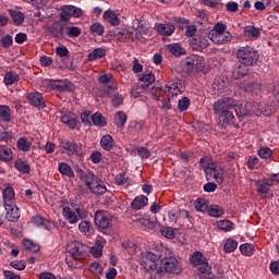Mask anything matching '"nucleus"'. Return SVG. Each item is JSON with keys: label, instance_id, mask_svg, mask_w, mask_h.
<instances>
[{"label": "nucleus", "instance_id": "obj_1", "mask_svg": "<svg viewBox=\"0 0 279 279\" xmlns=\"http://www.w3.org/2000/svg\"><path fill=\"white\" fill-rule=\"evenodd\" d=\"M236 108V100L232 97H225L218 99L214 104V112L218 116V125L220 128H228L230 121L234 119V110Z\"/></svg>", "mask_w": 279, "mask_h": 279}, {"label": "nucleus", "instance_id": "obj_2", "mask_svg": "<svg viewBox=\"0 0 279 279\" xmlns=\"http://www.w3.org/2000/svg\"><path fill=\"white\" fill-rule=\"evenodd\" d=\"M81 180H84L86 186L90 190L92 193L96 195H104L108 189H106V184L104 181L98 179L93 172H84L83 170H77Z\"/></svg>", "mask_w": 279, "mask_h": 279}, {"label": "nucleus", "instance_id": "obj_3", "mask_svg": "<svg viewBox=\"0 0 279 279\" xmlns=\"http://www.w3.org/2000/svg\"><path fill=\"white\" fill-rule=\"evenodd\" d=\"M236 57L241 64L254 66V64L258 62L260 54L258 53V50L254 49L253 47L245 46L238 50Z\"/></svg>", "mask_w": 279, "mask_h": 279}, {"label": "nucleus", "instance_id": "obj_4", "mask_svg": "<svg viewBox=\"0 0 279 279\" xmlns=\"http://www.w3.org/2000/svg\"><path fill=\"white\" fill-rule=\"evenodd\" d=\"M157 274H182V267L175 257H165L160 260Z\"/></svg>", "mask_w": 279, "mask_h": 279}, {"label": "nucleus", "instance_id": "obj_5", "mask_svg": "<svg viewBox=\"0 0 279 279\" xmlns=\"http://www.w3.org/2000/svg\"><path fill=\"white\" fill-rule=\"evenodd\" d=\"M59 147L61 153L68 156H84V147L81 143H75V141L61 138L59 140Z\"/></svg>", "mask_w": 279, "mask_h": 279}, {"label": "nucleus", "instance_id": "obj_6", "mask_svg": "<svg viewBox=\"0 0 279 279\" xmlns=\"http://www.w3.org/2000/svg\"><path fill=\"white\" fill-rule=\"evenodd\" d=\"M157 260L158 255L154 254V252H145L141 254L140 265L146 274H150V271L158 274L159 264L156 263Z\"/></svg>", "mask_w": 279, "mask_h": 279}, {"label": "nucleus", "instance_id": "obj_7", "mask_svg": "<svg viewBox=\"0 0 279 279\" xmlns=\"http://www.w3.org/2000/svg\"><path fill=\"white\" fill-rule=\"evenodd\" d=\"M95 226L99 232L104 230H110L112 228V216L106 210H97L94 218Z\"/></svg>", "mask_w": 279, "mask_h": 279}, {"label": "nucleus", "instance_id": "obj_8", "mask_svg": "<svg viewBox=\"0 0 279 279\" xmlns=\"http://www.w3.org/2000/svg\"><path fill=\"white\" fill-rule=\"evenodd\" d=\"M113 77L111 74H104L98 77L99 84H104V90L106 95H112L117 92V83L112 82Z\"/></svg>", "mask_w": 279, "mask_h": 279}, {"label": "nucleus", "instance_id": "obj_9", "mask_svg": "<svg viewBox=\"0 0 279 279\" xmlns=\"http://www.w3.org/2000/svg\"><path fill=\"white\" fill-rule=\"evenodd\" d=\"M66 29V25H64L62 22L57 21L53 22L48 27V33L52 35V38H57L58 40H62L65 38L64 31Z\"/></svg>", "mask_w": 279, "mask_h": 279}, {"label": "nucleus", "instance_id": "obj_10", "mask_svg": "<svg viewBox=\"0 0 279 279\" xmlns=\"http://www.w3.org/2000/svg\"><path fill=\"white\" fill-rule=\"evenodd\" d=\"M66 250H68V254H71L77 260H81L84 254H86V245L80 242H74L69 244Z\"/></svg>", "mask_w": 279, "mask_h": 279}, {"label": "nucleus", "instance_id": "obj_11", "mask_svg": "<svg viewBox=\"0 0 279 279\" xmlns=\"http://www.w3.org/2000/svg\"><path fill=\"white\" fill-rule=\"evenodd\" d=\"M27 102L31 106H34V108H38V110H43L45 108V98L43 97V94L35 92L31 93L27 96Z\"/></svg>", "mask_w": 279, "mask_h": 279}, {"label": "nucleus", "instance_id": "obj_12", "mask_svg": "<svg viewBox=\"0 0 279 279\" xmlns=\"http://www.w3.org/2000/svg\"><path fill=\"white\" fill-rule=\"evenodd\" d=\"M4 208L7 210L5 219H8V221L16 223V221H19V219L21 218V210L19 209L16 204L4 205Z\"/></svg>", "mask_w": 279, "mask_h": 279}, {"label": "nucleus", "instance_id": "obj_13", "mask_svg": "<svg viewBox=\"0 0 279 279\" xmlns=\"http://www.w3.org/2000/svg\"><path fill=\"white\" fill-rule=\"evenodd\" d=\"M250 75V68L243 63H238L232 70L233 80H243V77Z\"/></svg>", "mask_w": 279, "mask_h": 279}, {"label": "nucleus", "instance_id": "obj_14", "mask_svg": "<svg viewBox=\"0 0 279 279\" xmlns=\"http://www.w3.org/2000/svg\"><path fill=\"white\" fill-rule=\"evenodd\" d=\"M50 86L59 93H73V85L69 81H53Z\"/></svg>", "mask_w": 279, "mask_h": 279}, {"label": "nucleus", "instance_id": "obj_15", "mask_svg": "<svg viewBox=\"0 0 279 279\" xmlns=\"http://www.w3.org/2000/svg\"><path fill=\"white\" fill-rule=\"evenodd\" d=\"M165 93L167 95H171V97H175L178 95H181V93H184V86L182 85V82H173L170 85H166Z\"/></svg>", "mask_w": 279, "mask_h": 279}, {"label": "nucleus", "instance_id": "obj_16", "mask_svg": "<svg viewBox=\"0 0 279 279\" xmlns=\"http://www.w3.org/2000/svg\"><path fill=\"white\" fill-rule=\"evenodd\" d=\"M213 89L215 90V93H218L219 95H221V93H223V90H226V88H228V78L227 76H217L214 80L213 83Z\"/></svg>", "mask_w": 279, "mask_h": 279}, {"label": "nucleus", "instance_id": "obj_17", "mask_svg": "<svg viewBox=\"0 0 279 279\" xmlns=\"http://www.w3.org/2000/svg\"><path fill=\"white\" fill-rule=\"evenodd\" d=\"M61 122L64 125H68L70 130H75L77 128V117H75V113L73 112H68L61 117Z\"/></svg>", "mask_w": 279, "mask_h": 279}, {"label": "nucleus", "instance_id": "obj_18", "mask_svg": "<svg viewBox=\"0 0 279 279\" xmlns=\"http://www.w3.org/2000/svg\"><path fill=\"white\" fill-rule=\"evenodd\" d=\"M34 226L37 228H44L45 230H53V222L49 221L47 218L40 216H34L32 218Z\"/></svg>", "mask_w": 279, "mask_h": 279}, {"label": "nucleus", "instance_id": "obj_19", "mask_svg": "<svg viewBox=\"0 0 279 279\" xmlns=\"http://www.w3.org/2000/svg\"><path fill=\"white\" fill-rule=\"evenodd\" d=\"M138 82L140 88H143L145 90L146 88H149V86H151L154 82H156V76L154 75V73L149 72L142 75Z\"/></svg>", "mask_w": 279, "mask_h": 279}, {"label": "nucleus", "instance_id": "obj_20", "mask_svg": "<svg viewBox=\"0 0 279 279\" xmlns=\"http://www.w3.org/2000/svg\"><path fill=\"white\" fill-rule=\"evenodd\" d=\"M147 204H149V198H147L145 195H141L133 199L131 203V208H133V210H141L142 208H145Z\"/></svg>", "mask_w": 279, "mask_h": 279}, {"label": "nucleus", "instance_id": "obj_21", "mask_svg": "<svg viewBox=\"0 0 279 279\" xmlns=\"http://www.w3.org/2000/svg\"><path fill=\"white\" fill-rule=\"evenodd\" d=\"M167 49L175 58H180L182 56H186V49H184L181 44H169L167 46Z\"/></svg>", "mask_w": 279, "mask_h": 279}, {"label": "nucleus", "instance_id": "obj_22", "mask_svg": "<svg viewBox=\"0 0 279 279\" xmlns=\"http://www.w3.org/2000/svg\"><path fill=\"white\" fill-rule=\"evenodd\" d=\"M9 14L14 23V25L19 26V25H23V23L25 22V15L23 14V12L19 11V10H9Z\"/></svg>", "mask_w": 279, "mask_h": 279}, {"label": "nucleus", "instance_id": "obj_23", "mask_svg": "<svg viewBox=\"0 0 279 279\" xmlns=\"http://www.w3.org/2000/svg\"><path fill=\"white\" fill-rule=\"evenodd\" d=\"M3 204L4 206L14 204V187L8 186L3 190Z\"/></svg>", "mask_w": 279, "mask_h": 279}, {"label": "nucleus", "instance_id": "obj_24", "mask_svg": "<svg viewBox=\"0 0 279 279\" xmlns=\"http://www.w3.org/2000/svg\"><path fill=\"white\" fill-rule=\"evenodd\" d=\"M175 32V26L171 24H159L157 26V33L160 36H171Z\"/></svg>", "mask_w": 279, "mask_h": 279}, {"label": "nucleus", "instance_id": "obj_25", "mask_svg": "<svg viewBox=\"0 0 279 279\" xmlns=\"http://www.w3.org/2000/svg\"><path fill=\"white\" fill-rule=\"evenodd\" d=\"M104 19L105 21H108V23H110V25H112L113 27H117L121 23V20L119 19V16H117V13L110 10L105 11Z\"/></svg>", "mask_w": 279, "mask_h": 279}, {"label": "nucleus", "instance_id": "obj_26", "mask_svg": "<svg viewBox=\"0 0 279 279\" xmlns=\"http://www.w3.org/2000/svg\"><path fill=\"white\" fill-rule=\"evenodd\" d=\"M137 226H144V228H148V230H154L156 228V218L146 217L140 218L136 220Z\"/></svg>", "mask_w": 279, "mask_h": 279}, {"label": "nucleus", "instance_id": "obj_27", "mask_svg": "<svg viewBox=\"0 0 279 279\" xmlns=\"http://www.w3.org/2000/svg\"><path fill=\"white\" fill-rule=\"evenodd\" d=\"M194 206L197 213H206L210 206V202H208L206 198H197L194 202Z\"/></svg>", "mask_w": 279, "mask_h": 279}, {"label": "nucleus", "instance_id": "obj_28", "mask_svg": "<svg viewBox=\"0 0 279 279\" xmlns=\"http://www.w3.org/2000/svg\"><path fill=\"white\" fill-rule=\"evenodd\" d=\"M128 122V116L123 111L116 112L113 118V123L117 128H124L125 123Z\"/></svg>", "mask_w": 279, "mask_h": 279}, {"label": "nucleus", "instance_id": "obj_29", "mask_svg": "<svg viewBox=\"0 0 279 279\" xmlns=\"http://www.w3.org/2000/svg\"><path fill=\"white\" fill-rule=\"evenodd\" d=\"M100 145L105 151H110L114 147V138L111 135H104L100 140Z\"/></svg>", "mask_w": 279, "mask_h": 279}, {"label": "nucleus", "instance_id": "obj_30", "mask_svg": "<svg viewBox=\"0 0 279 279\" xmlns=\"http://www.w3.org/2000/svg\"><path fill=\"white\" fill-rule=\"evenodd\" d=\"M92 122L97 128H106L108 125V122L106 121V118L101 114V112H96L92 116Z\"/></svg>", "mask_w": 279, "mask_h": 279}, {"label": "nucleus", "instance_id": "obj_31", "mask_svg": "<svg viewBox=\"0 0 279 279\" xmlns=\"http://www.w3.org/2000/svg\"><path fill=\"white\" fill-rule=\"evenodd\" d=\"M208 178H214L218 184H223V169L221 166H218L216 170H211Z\"/></svg>", "mask_w": 279, "mask_h": 279}, {"label": "nucleus", "instance_id": "obj_32", "mask_svg": "<svg viewBox=\"0 0 279 279\" xmlns=\"http://www.w3.org/2000/svg\"><path fill=\"white\" fill-rule=\"evenodd\" d=\"M19 80H21V77L14 71H9L4 75V84L7 86H12V84H15V82H19Z\"/></svg>", "mask_w": 279, "mask_h": 279}, {"label": "nucleus", "instance_id": "obj_33", "mask_svg": "<svg viewBox=\"0 0 279 279\" xmlns=\"http://www.w3.org/2000/svg\"><path fill=\"white\" fill-rule=\"evenodd\" d=\"M0 119L4 120L7 123L12 121V110L10 107L0 105Z\"/></svg>", "mask_w": 279, "mask_h": 279}, {"label": "nucleus", "instance_id": "obj_34", "mask_svg": "<svg viewBox=\"0 0 279 279\" xmlns=\"http://www.w3.org/2000/svg\"><path fill=\"white\" fill-rule=\"evenodd\" d=\"M59 173L68 175V178H75V172H73V169L66 162L59 163Z\"/></svg>", "mask_w": 279, "mask_h": 279}, {"label": "nucleus", "instance_id": "obj_35", "mask_svg": "<svg viewBox=\"0 0 279 279\" xmlns=\"http://www.w3.org/2000/svg\"><path fill=\"white\" fill-rule=\"evenodd\" d=\"M63 217L69 223H77V215L71 210V207H63Z\"/></svg>", "mask_w": 279, "mask_h": 279}, {"label": "nucleus", "instance_id": "obj_36", "mask_svg": "<svg viewBox=\"0 0 279 279\" xmlns=\"http://www.w3.org/2000/svg\"><path fill=\"white\" fill-rule=\"evenodd\" d=\"M106 56V49L104 48H96L88 54L89 62H94V60H97L99 58H105Z\"/></svg>", "mask_w": 279, "mask_h": 279}, {"label": "nucleus", "instance_id": "obj_37", "mask_svg": "<svg viewBox=\"0 0 279 279\" xmlns=\"http://www.w3.org/2000/svg\"><path fill=\"white\" fill-rule=\"evenodd\" d=\"M14 167L17 171H20V173H29V171H32L29 165L25 163V161L21 159L15 160Z\"/></svg>", "mask_w": 279, "mask_h": 279}, {"label": "nucleus", "instance_id": "obj_38", "mask_svg": "<svg viewBox=\"0 0 279 279\" xmlns=\"http://www.w3.org/2000/svg\"><path fill=\"white\" fill-rule=\"evenodd\" d=\"M239 247V242L233 239H227L223 245V250L227 254L234 252Z\"/></svg>", "mask_w": 279, "mask_h": 279}, {"label": "nucleus", "instance_id": "obj_39", "mask_svg": "<svg viewBox=\"0 0 279 279\" xmlns=\"http://www.w3.org/2000/svg\"><path fill=\"white\" fill-rule=\"evenodd\" d=\"M0 160L4 162L12 160V150L8 146H0Z\"/></svg>", "mask_w": 279, "mask_h": 279}, {"label": "nucleus", "instance_id": "obj_40", "mask_svg": "<svg viewBox=\"0 0 279 279\" xmlns=\"http://www.w3.org/2000/svg\"><path fill=\"white\" fill-rule=\"evenodd\" d=\"M204 260H207V259H206V257H204V253L203 252L196 251L191 256V263L194 266L202 265L204 263Z\"/></svg>", "mask_w": 279, "mask_h": 279}, {"label": "nucleus", "instance_id": "obj_41", "mask_svg": "<svg viewBox=\"0 0 279 279\" xmlns=\"http://www.w3.org/2000/svg\"><path fill=\"white\" fill-rule=\"evenodd\" d=\"M89 32L95 34V36H104L106 28L101 23H94L89 26Z\"/></svg>", "mask_w": 279, "mask_h": 279}, {"label": "nucleus", "instance_id": "obj_42", "mask_svg": "<svg viewBox=\"0 0 279 279\" xmlns=\"http://www.w3.org/2000/svg\"><path fill=\"white\" fill-rule=\"evenodd\" d=\"M207 210L209 217H223V209L219 205H211Z\"/></svg>", "mask_w": 279, "mask_h": 279}, {"label": "nucleus", "instance_id": "obj_43", "mask_svg": "<svg viewBox=\"0 0 279 279\" xmlns=\"http://www.w3.org/2000/svg\"><path fill=\"white\" fill-rule=\"evenodd\" d=\"M236 117L241 118V117H247L250 114V109H247V105L243 106V105H235V107L233 108Z\"/></svg>", "mask_w": 279, "mask_h": 279}, {"label": "nucleus", "instance_id": "obj_44", "mask_svg": "<svg viewBox=\"0 0 279 279\" xmlns=\"http://www.w3.org/2000/svg\"><path fill=\"white\" fill-rule=\"evenodd\" d=\"M66 36L69 38H77V36L82 35V29L77 26H68L65 27Z\"/></svg>", "mask_w": 279, "mask_h": 279}, {"label": "nucleus", "instance_id": "obj_45", "mask_svg": "<svg viewBox=\"0 0 279 279\" xmlns=\"http://www.w3.org/2000/svg\"><path fill=\"white\" fill-rule=\"evenodd\" d=\"M240 252L243 256H252L254 254V244L244 243L240 246Z\"/></svg>", "mask_w": 279, "mask_h": 279}, {"label": "nucleus", "instance_id": "obj_46", "mask_svg": "<svg viewBox=\"0 0 279 279\" xmlns=\"http://www.w3.org/2000/svg\"><path fill=\"white\" fill-rule=\"evenodd\" d=\"M274 151H271V148L269 147H262L257 150V155L259 156V158L264 159V160H269V158H271Z\"/></svg>", "mask_w": 279, "mask_h": 279}, {"label": "nucleus", "instance_id": "obj_47", "mask_svg": "<svg viewBox=\"0 0 279 279\" xmlns=\"http://www.w3.org/2000/svg\"><path fill=\"white\" fill-rule=\"evenodd\" d=\"M217 226H218L219 230H223L225 232H230V230H232V227L234 226V223L230 220H220L217 222Z\"/></svg>", "mask_w": 279, "mask_h": 279}, {"label": "nucleus", "instance_id": "obj_48", "mask_svg": "<svg viewBox=\"0 0 279 279\" xmlns=\"http://www.w3.org/2000/svg\"><path fill=\"white\" fill-rule=\"evenodd\" d=\"M244 33L252 38H258L260 36V29L256 28V26H246Z\"/></svg>", "mask_w": 279, "mask_h": 279}, {"label": "nucleus", "instance_id": "obj_49", "mask_svg": "<svg viewBox=\"0 0 279 279\" xmlns=\"http://www.w3.org/2000/svg\"><path fill=\"white\" fill-rule=\"evenodd\" d=\"M189 106H191V99H189V97H183L179 100L178 110L180 112H186V110H189Z\"/></svg>", "mask_w": 279, "mask_h": 279}, {"label": "nucleus", "instance_id": "obj_50", "mask_svg": "<svg viewBox=\"0 0 279 279\" xmlns=\"http://www.w3.org/2000/svg\"><path fill=\"white\" fill-rule=\"evenodd\" d=\"M210 160L211 159L206 156L201 158L199 160V167L201 169H204L207 180H210V178H208V175L210 174V172L208 171V166L210 165Z\"/></svg>", "mask_w": 279, "mask_h": 279}, {"label": "nucleus", "instance_id": "obj_51", "mask_svg": "<svg viewBox=\"0 0 279 279\" xmlns=\"http://www.w3.org/2000/svg\"><path fill=\"white\" fill-rule=\"evenodd\" d=\"M216 43L218 45H226V43H230V40H232V35L230 33H226V34H220L216 36Z\"/></svg>", "mask_w": 279, "mask_h": 279}, {"label": "nucleus", "instance_id": "obj_52", "mask_svg": "<svg viewBox=\"0 0 279 279\" xmlns=\"http://www.w3.org/2000/svg\"><path fill=\"white\" fill-rule=\"evenodd\" d=\"M129 181L130 177H128L125 173H119L114 178V182L118 184V186H123L124 184H128Z\"/></svg>", "mask_w": 279, "mask_h": 279}, {"label": "nucleus", "instance_id": "obj_53", "mask_svg": "<svg viewBox=\"0 0 279 279\" xmlns=\"http://www.w3.org/2000/svg\"><path fill=\"white\" fill-rule=\"evenodd\" d=\"M17 149L20 151H29L31 146L27 144V140L25 137H20L16 143Z\"/></svg>", "mask_w": 279, "mask_h": 279}, {"label": "nucleus", "instance_id": "obj_54", "mask_svg": "<svg viewBox=\"0 0 279 279\" xmlns=\"http://www.w3.org/2000/svg\"><path fill=\"white\" fill-rule=\"evenodd\" d=\"M108 97H112L111 102L114 108H119V106L123 104V96L117 94V89L116 93H113L112 95H108Z\"/></svg>", "mask_w": 279, "mask_h": 279}, {"label": "nucleus", "instance_id": "obj_55", "mask_svg": "<svg viewBox=\"0 0 279 279\" xmlns=\"http://www.w3.org/2000/svg\"><path fill=\"white\" fill-rule=\"evenodd\" d=\"M160 234H162V236H166V239H175V229L171 227H166L163 229H160Z\"/></svg>", "mask_w": 279, "mask_h": 279}, {"label": "nucleus", "instance_id": "obj_56", "mask_svg": "<svg viewBox=\"0 0 279 279\" xmlns=\"http://www.w3.org/2000/svg\"><path fill=\"white\" fill-rule=\"evenodd\" d=\"M198 271H201V274H205L206 276H210L211 271H213V267L208 264V259L205 260L204 263L198 265Z\"/></svg>", "mask_w": 279, "mask_h": 279}, {"label": "nucleus", "instance_id": "obj_57", "mask_svg": "<svg viewBox=\"0 0 279 279\" xmlns=\"http://www.w3.org/2000/svg\"><path fill=\"white\" fill-rule=\"evenodd\" d=\"M81 120L84 125H92L93 122V116L90 111H83L81 113Z\"/></svg>", "mask_w": 279, "mask_h": 279}, {"label": "nucleus", "instance_id": "obj_58", "mask_svg": "<svg viewBox=\"0 0 279 279\" xmlns=\"http://www.w3.org/2000/svg\"><path fill=\"white\" fill-rule=\"evenodd\" d=\"M195 66H197V60L193 58H187L185 60V69L187 73H192V71H195Z\"/></svg>", "mask_w": 279, "mask_h": 279}, {"label": "nucleus", "instance_id": "obj_59", "mask_svg": "<svg viewBox=\"0 0 279 279\" xmlns=\"http://www.w3.org/2000/svg\"><path fill=\"white\" fill-rule=\"evenodd\" d=\"M114 36L119 39L123 38V36H125V38H130V36H134V32H130L128 29H116Z\"/></svg>", "mask_w": 279, "mask_h": 279}, {"label": "nucleus", "instance_id": "obj_60", "mask_svg": "<svg viewBox=\"0 0 279 279\" xmlns=\"http://www.w3.org/2000/svg\"><path fill=\"white\" fill-rule=\"evenodd\" d=\"M10 265L13 269H17V271H23L27 267V264L24 260H13Z\"/></svg>", "mask_w": 279, "mask_h": 279}, {"label": "nucleus", "instance_id": "obj_61", "mask_svg": "<svg viewBox=\"0 0 279 279\" xmlns=\"http://www.w3.org/2000/svg\"><path fill=\"white\" fill-rule=\"evenodd\" d=\"M14 40L12 39V35H5L2 39H1V45L4 49H10V47H12Z\"/></svg>", "mask_w": 279, "mask_h": 279}, {"label": "nucleus", "instance_id": "obj_62", "mask_svg": "<svg viewBox=\"0 0 279 279\" xmlns=\"http://www.w3.org/2000/svg\"><path fill=\"white\" fill-rule=\"evenodd\" d=\"M174 23L179 29H184L189 26V20L184 17H174Z\"/></svg>", "mask_w": 279, "mask_h": 279}, {"label": "nucleus", "instance_id": "obj_63", "mask_svg": "<svg viewBox=\"0 0 279 279\" xmlns=\"http://www.w3.org/2000/svg\"><path fill=\"white\" fill-rule=\"evenodd\" d=\"M89 271L92 274H104V267L99 263H93L89 265Z\"/></svg>", "mask_w": 279, "mask_h": 279}, {"label": "nucleus", "instance_id": "obj_64", "mask_svg": "<svg viewBox=\"0 0 279 279\" xmlns=\"http://www.w3.org/2000/svg\"><path fill=\"white\" fill-rule=\"evenodd\" d=\"M3 276L7 279H21L20 275L14 274L12 270H4Z\"/></svg>", "mask_w": 279, "mask_h": 279}]
</instances>
